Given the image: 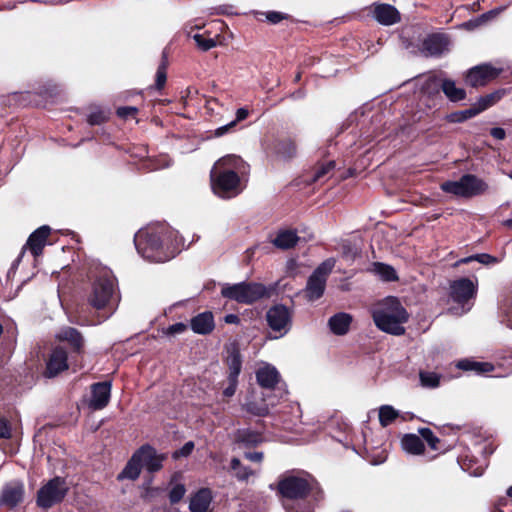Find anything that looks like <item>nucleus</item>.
<instances>
[{
  "label": "nucleus",
  "instance_id": "1",
  "mask_svg": "<svg viewBox=\"0 0 512 512\" xmlns=\"http://www.w3.org/2000/svg\"><path fill=\"white\" fill-rule=\"evenodd\" d=\"M134 244L144 259L164 263L181 251L184 240L169 225L157 223L140 229L134 236Z\"/></svg>",
  "mask_w": 512,
  "mask_h": 512
},
{
  "label": "nucleus",
  "instance_id": "2",
  "mask_svg": "<svg viewBox=\"0 0 512 512\" xmlns=\"http://www.w3.org/2000/svg\"><path fill=\"white\" fill-rule=\"evenodd\" d=\"M120 296L117 293L116 279L108 268H98L93 274L91 290L87 296L88 304L98 312V320L92 325L109 319L116 311Z\"/></svg>",
  "mask_w": 512,
  "mask_h": 512
},
{
  "label": "nucleus",
  "instance_id": "3",
  "mask_svg": "<svg viewBox=\"0 0 512 512\" xmlns=\"http://www.w3.org/2000/svg\"><path fill=\"white\" fill-rule=\"evenodd\" d=\"M249 166L237 155L231 154L220 158L213 166L211 187L217 196L230 199L241 193L240 176L248 172Z\"/></svg>",
  "mask_w": 512,
  "mask_h": 512
},
{
  "label": "nucleus",
  "instance_id": "4",
  "mask_svg": "<svg viewBox=\"0 0 512 512\" xmlns=\"http://www.w3.org/2000/svg\"><path fill=\"white\" fill-rule=\"evenodd\" d=\"M375 325L381 331L400 336L405 333L404 324L409 319L407 310L396 297H387L372 311Z\"/></svg>",
  "mask_w": 512,
  "mask_h": 512
},
{
  "label": "nucleus",
  "instance_id": "5",
  "mask_svg": "<svg viewBox=\"0 0 512 512\" xmlns=\"http://www.w3.org/2000/svg\"><path fill=\"white\" fill-rule=\"evenodd\" d=\"M221 294L223 297L238 303L251 304L263 298L267 291L266 287L260 283L240 282L224 286Z\"/></svg>",
  "mask_w": 512,
  "mask_h": 512
},
{
  "label": "nucleus",
  "instance_id": "6",
  "mask_svg": "<svg viewBox=\"0 0 512 512\" xmlns=\"http://www.w3.org/2000/svg\"><path fill=\"white\" fill-rule=\"evenodd\" d=\"M441 189L445 193L470 198L483 194L488 189V185L475 175L465 174L457 181L442 183Z\"/></svg>",
  "mask_w": 512,
  "mask_h": 512
},
{
  "label": "nucleus",
  "instance_id": "7",
  "mask_svg": "<svg viewBox=\"0 0 512 512\" xmlns=\"http://www.w3.org/2000/svg\"><path fill=\"white\" fill-rule=\"evenodd\" d=\"M336 260L328 258L323 261L309 276L304 289L308 301H316L325 292L327 278L335 267Z\"/></svg>",
  "mask_w": 512,
  "mask_h": 512
},
{
  "label": "nucleus",
  "instance_id": "8",
  "mask_svg": "<svg viewBox=\"0 0 512 512\" xmlns=\"http://www.w3.org/2000/svg\"><path fill=\"white\" fill-rule=\"evenodd\" d=\"M66 480L56 476L50 479L37 492V505L42 509H49L63 501L68 493Z\"/></svg>",
  "mask_w": 512,
  "mask_h": 512
},
{
  "label": "nucleus",
  "instance_id": "9",
  "mask_svg": "<svg viewBox=\"0 0 512 512\" xmlns=\"http://www.w3.org/2000/svg\"><path fill=\"white\" fill-rule=\"evenodd\" d=\"M311 482L305 476L288 475L278 483L279 493L286 499L296 500L306 497L311 490Z\"/></svg>",
  "mask_w": 512,
  "mask_h": 512
},
{
  "label": "nucleus",
  "instance_id": "10",
  "mask_svg": "<svg viewBox=\"0 0 512 512\" xmlns=\"http://www.w3.org/2000/svg\"><path fill=\"white\" fill-rule=\"evenodd\" d=\"M268 326L279 336L288 333L291 328V313L289 309L281 304L272 306L266 314Z\"/></svg>",
  "mask_w": 512,
  "mask_h": 512
},
{
  "label": "nucleus",
  "instance_id": "11",
  "mask_svg": "<svg viewBox=\"0 0 512 512\" xmlns=\"http://www.w3.org/2000/svg\"><path fill=\"white\" fill-rule=\"evenodd\" d=\"M25 487L21 480L7 482L0 492V506L13 509L18 506L24 498Z\"/></svg>",
  "mask_w": 512,
  "mask_h": 512
},
{
  "label": "nucleus",
  "instance_id": "12",
  "mask_svg": "<svg viewBox=\"0 0 512 512\" xmlns=\"http://www.w3.org/2000/svg\"><path fill=\"white\" fill-rule=\"evenodd\" d=\"M501 69L490 64H482L471 68L466 75V83L472 87L484 86L495 79Z\"/></svg>",
  "mask_w": 512,
  "mask_h": 512
},
{
  "label": "nucleus",
  "instance_id": "13",
  "mask_svg": "<svg viewBox=\"0 0 512 512\" xmlns=\"http://www.w3.org/2000/svg\"><path fill=\"white\" fill-rule=\"evenodd\" d=\"M477 292V282L469 278H460L450 284V296L453 301L464 304L474 298Z\"/></svg>",
  "mask_w": 512,
  "mask_h": 512
},
{
  "label": "nucleus",
  "instance_id": "14",
  "mask_svg": "<svg viewBox=\"0 0 512 512\" xmlns=\"http://www.w3.org/2000/svg\"><path fill=\"white\" fill-rule=\"evenodd\" d=\"M68 369L67 351L62 347L54 348L46 362V370L44 375L48 378L57 376L62 371Z\"/></svg>",
  "mask_w": 512,
  "mask_h": 512
},
{
  "label": "nucleus",
  "instance_id": "15",
  "mask_svg": "<svg viewBox=\"0 0 512 512\" xmlns=\"http://www.w3.org/2000/svg\"><path fill=\"white\" fill-rule=\"evenodd\" d=\"M234 444L238 449H250L257 447L265 441L261 432L250 428H241L234 433Z\"/></svg>",
  "mask_w": 512,
  "mask_h": 512
},
{
  "label": "nucleus",
  "instance_id": "16",
  "mask_svg": "<svg viewBox=\"0 0 512 512\" xmlns=\"http://www.w3.org/2000/svg\"><path fill=\"white\" fill-rule=\"evenodd\" d=\"M111 396V383L98 382L91 387V398L89 400V407L92 410H101L105 408Z\"/></svg>",
  "mask_w": 512,
  "mask_h": 512
},
{
  "label": "nucleus",
  "instance_id": "17",
  "mask_svg": "<svg viewBox=\"0 0 512 512\" xmlns=\"http://www.w3.org/2000/svg\"><path fill=\"white\" fill-rule=\"evenodd\" d=\"M56 338L59 341L67 342L72 350L76 354H82L85 348V339L81 332L73 327H63L56 334Z\"/></svg>",
  "mask_w": 512,
  "mask_h": 512
},
{
  "label": "nucleus",
  "instance_id": "18",
  "mask_svg": "<svg viewBox=\"0 0 512 512\" xmlns=\"http://www.w3.org/2000/svg\"><path fill=\"white\" fill-rule=\"evenodd\" d=\"M267 152L274 154L281 159H290L296 155V145L289 139H275L272 143L266 144Z\"/></svg>",
  "mask_w": 512,
  "mask_h": 512
},
{
  "label": "nucleus",
  "instance_id": "19",
  "mask_svg": "<svg viewBox=\"0 0 512 512\" xmlns=\"http://www.w3.org/2000/svg\"><path fill=\"white\" fill-rule=\"evenodd\" d=\"M50 231L51 229L49 226L43 225L29 236L26 246L29 248L33 256L37 257L42 254Z\"/></svg>",
  "mask_w": 512,
  "mask_h": 512
},
{
  "label": "nucleus",
  "instance_id": "20",
  "mask_svg": "<svg viewBox=\"0 0 512 512\" xmlns=\"http://www.w3.org/2000/svg\"><path fill=\"white\" fill-rule=\"evenodd\" d=\"M257 383L265 389H273L280 382L281 376L273 365L265 364L256 371Z\"/></svg>",
  "mask_w": 512,
  "mask_h": 512
},
{
  "label": "nucleus",
  "instance_id": "21",
  "mask_svg": "<svg viewBox=\"0 0 512 512\" xmlns=\"http://www.w3.org/2000/svg\"><path fill=\"white\" fill-rule=\"evenodd\" d=\"M190 326L192 331L196 334H210L215 328L214 316L212 312L205 311L194 316L190 320Z\"/></svg>",
  "mask_w": 512,
  "mask_h": 512
},
{
  "label": "nucleus",
  "instance_id": "22",
  "mask_svg": "<svg viewBox=\"0 0 512 512\" xmlns=\"http://www.w3.org/2000/svg\"><path fill=\"white\" fill-rule=\"evenodd\" d=\"M373 17L382 25H393L400 21L398 10L389 4H377L373 10Z\"/></svg>",
  "mask_w": 512,
  "mask_h": 512
},
{
  "label": "nucleus",
  "instance_id": "23",
  "mask_svg": "<svg viewBox=\"0 0 512 512\" xmlns=\"http://www.w3.org/2000/svg\"><path fill=\"white\" fill-rule=\"evenodd\" d=\"M447 37L441 34L428 36L423 42V51L428 56H439L447 48Z\"/></svg>",
  "mask_w": 512,
  "mask_h": 512
},
{
  "label": "nucleus",
  "instance_id": "24",
  "mask_svg": "<svg viewBox=\"0 0 512 512\" xmlns=\"http://www.w3.org/2000/svg\"><path fill=\"white\" fill-rule=\"evenodd\" d=\"M144 450H137L131 457V459L127 462L124 469L117 476L118 480L129 479L136 480L141 472L142 462H141V454Z\"/></svg>",
  "mask_w": 512,
  "mask_h": 512
},
{
  "label": "nucleus",
  "instance_id": "25",
  "mask_svg": "<svg viewBox=\"0 0 512 512\" xmlns=\"http://www.w3.org/2000/svg\"><path fill=\"white\" fill-rule=\"evenodd\" d=\"M138 450H144L141 454V462L142 466H144L149 472H156L161 469L163 456L157 455L153 447L143 445Z\"/></svg>",
  "mask_w": 512,
  "mask_h": 512
},
{
  "label": "nucleus",
  "instance_id": "26",
  "mask_svg": "<svg viewBox=\"0 0 512 512\" xmlns=\"http://www.w3.org/2000/svg\"><path fill=\"white\" fill-rule=\"evenodd\" d=\"M352 323V316L345 312H339L330 317L328 326L335 335H345Z\"/></svg>",
  "mask_w": 512,
  "mask_h": 512
},
{
  "label": "nucleus",
  "instance_id": "27",
  "mask_svg": "<svg viewBox=\"0 0 512 512\" xmlns=\"http://www.w3.org/2000/svg\"><path fill=\"white\" fill-rule=\"evenodd\" d=\"M211 501V491L207 488L200 489L194 496H192L189 509L191 512H207Z\"/></svg>",
  "mask_w": 512,
  "mask_h": 512
},
{
  "label": "nucleus",
  "instance_id": "28",
  "mask_svg": "<svg viewBox=\"0 0 512 512\" xmlns=\"http://www.w3.org/2000/svg\"><path fill=\"white\" fill-rule=\"evenodd\" d=\"M456 367L463 371L474 372L476 375L486 374L492 372L494 369L491 363L473 361L468 359L460 360L457 363Z\"/></svg>",
  "mask_w": 512,
  "mask_h": 512
},
{
  "label": "nucleus",
  "instance_id": "29",
  "mask_svg": "<svg viewBox=\"0 0 512 512\" xmlns=\"http://www.w3.org/2000/svg\"><path fill=\"white\" fill-rule=\"evenodd\" d=\"M402 448L405 452L413 455H419L424 452L425 446L422 439L415 434H406L401 440Z\"/></svg>",
  "mask_w": 512,
  "mask_h": 512
},
{
  "label": "nucleus",
  "instance_id": "30",
  "mask_svg": "<svg viewBox=\"0 0 512 512\" xmlns=\"http://www.w3.org/2000/svg\"><path fill=\"white\" fill-rule=\"evenodd\" d=\"M299 240L296 232L292 230H283L280 231L272 243L280 248V249H290L292 248Z\"/></svg>",
  "mask_w": 512,
  "mask_h": 512
},
{
  "label": "nucleus",
  "instance_id": "31",
  "mask_svg": "<svg viewBox=\"0 0 512 512\" xmlns=\"http://www.w3.org/2000/svg\"><path fill=\"white\" fill-rule=\"evenodd\" d=\"M442 91L445 96L452 102H458L466 97V92L463 88L456 87V84L451 79H444L442 83Z\"/></svg>",
  "mask_w": 512,
  "mask_h": 512
},
{
  "label": "nucleus",
  "instance_id": "32",
  "mask_svg": "<svg viewBox=\"0 0 512 512\" xmlns=\"http://www.w3.org/2000/svg\"><path fill=\"white\" fill-rule=\"evenodd\" d=\"M227 365L229 368V378H238L241 368H242V359L238 348L233 347L228 354L227 357Z\"/></svg>",
  "mask_w": 512,
  "mask_h": 512
},
{
  "label": "nucleus",
  "instance_id": "33",
  "mask_svg": "<svg viewBox=\"0 0 512 512\" xmlns=\"http://www.w3.org/2000/svg\"><path fill=\"white\" fill-rule=\"evenodd\" d=\"M230 468L233 471L234 477L240 482L247 481L251 476L255 474V472L250 467L243 465L241 461L236 457L231 459Z\"/></svg>",
  "mask_w": 512,
  "mask_h": 512
},
{
  "label": "nucleus",
  "instance_id": "34",
  "mask_svg": "<svg viewBox=\"0 0 512 512\" xmlns=\"http://www.w3.org/2000/svg\"><path fill=\"white\" fill-rule=\"evenodd\" d=\"M373 272L384 281H395L398 279L396 270L384 263H373Z\"/></svg>",
  "mask_w": 512,
  "mask_h": 512
},
{
  "label": "nucleus",
  "instance_id": "35",
  "mask_svg": "<svg viewBox=\"0 0 512 512\" xmlns=\"http://www.w3.org/2000/svg\"><path fill=\"white\" fill-rule=\"evenodd\" d=\"M399 413L390 405H383L379 409V421L383 427L390 425L397 417Z\"/></svg>",
  "mask_w": 512,
  "mask_h": 512
},
{
  "label": "nucleus",
  "instance_id": "36",
  "mask_svg": "<svg viewBox=\"0 0 512 512\" xmlns=\"http://www.w3.org/2000/svg\"><path fill=\"white\" fill-rule=\"evenodd\" d=\"M244 409L248 413H250L254 416H259V417L266 416L269 413L268 404H266L264 401H262L260 403H258L256 401H247L244 404Z\"/></svg>",
  "mask_w": 512,
  "mask_h": 512
},
{
  "label": "nucleus",
  "instance_id": "37",
  "mask_svg": "<svg viewBox=\"0 0 512 512\" xmlns=\"http://www.w3.org/2000/svg\"><path fill=\"white\" fill-rule=\"evenodd\" d=\"M249 111L246 108H239L236 111V119L231 121L230 123L221 126L215 130L216 136H223L227 133L231 128H233L237 122L245 120L248 117Z\"/></svg>",
  "mask_w": 512,
  "mask_h": 512
},
{
  "label": "nucleus",
  "instance_id": "38",
  "mask_svg": "<svg viewBox=\"0 0 512 512\" xmlns=\"http://www.w3.org/2000/svg\"><path fill=\"white\" fill-rule=\"evenodd\" d=\"M500 98L501 95L499 94V92H493L480 97L479 100L475 103V106L481 113L484 110L488 109L489 107L493 106L495 103H497L500 100Z\"/></svg>",
  "mask_w": 512,
  "mask_h": 512
},
{
  "label": "nucleus",
  "instance_id": "39",
  "mask_svg": "<svg viewBox=\"0 0 512 512\" xmlns=\"http://www.w3.org/2000/svg\"><path fill=\"white\" fill-rule=\"evenodd\" d=\"M335 168V162L333 160H330L324 164H321L319 167H317L313 173L312 181H322L325 178L328 177V175L331 174V172Z\"/></svg>",
  "mask_w": 512,
  "mask_h": 512
},
{
  "label": "nucleus",
  "instance_id": "40",
  "mask_svg": "<svg viewBox=\"0 0 512 512\" xmlns=\"http://www.w3.org/2000/svg\"><path fill=\"white\" fill-rule=\"evenodd\" d=\"M443 81L444 79L439 76H429L423 83L422 90L428 94L438 93L442 89Z\"/></svg>",
  "mask_w": 512,
  "mask_h": 512
},
{
  "label": "nucleus",
  "instance_id": "41",
  "mask_svg": "<svg viewBox=\"0 0 512 512\" xmlns=\"http://www.w3.org/2000/svg\"><path fill=\"white\" fill-rule=\"evenodd\" d=\"M191 37L196 42L198 48L202 51H208L217 45V42L214 38L205 37L204 34L196 33L193 34Z\"/></svg>",
  "mask_w": 512,
  "mask_h": 512
},
{
  "label": "nucleus",
  "instance_id": "42",
  "mask_svg": "<svg viewBox=\"0 0 512 512\" xmlns=\"http://www.w3.org/2000/svg\"><path fill=\"white\" fill-rule=\"evenodd\" d=\"M478 114H480V112L478 111L477 107L474 104L468 109L453 113L450 116V121L451 122H463L470 118L475 117Z\"/></svg>",
  "mask_w": 512,
  "mask_h": 512
},
{
  "label": "nucleus",
  "instance_id": "43",
  "mask_svg": "<svg viewBox=\"0 0 512 512\" xmlns=\"http://www.w3.org/2000/svg\"><path fill=\"white\" fill-rule=\"evenodd\" d=\"M420 382L423 387L435 388L440 383V377L434 372H420Z\"/></svg>",
  "mask_w": 512,
  "mask_h": 512
},
{
  "label": "nucleus",
  "instance_id": "44",
  "mask_svg": "<svg viewBox=\"0 0 512 512\" xmlns=\"http://www.w3.org/2000/svg\"><path fill=\"white\" fill-rule=\"evenodd\" d=\"M167 61L166 56L163 55V60L158 66L157 72H156V79H155V87L156 89L160 90L164 87L166 80H167Z\"/></svg>",
  "mask_w": 512,
  "mask_h": 512
},
{
  "label": "nucleus",
  "instance_id": "45",
  "mask_svg": "<svg viewBox=\"0 0 512 512\" xmlns=\"http://www.w3.org/2000/svg\"><path fill=\"white\" fill-rule=\"evenodd\" d=\"M472 462H473L472 459H469L468 457H466L461 464L462 469L467 471L472 476H475V477L481 476L484 473V470H485L487 464L482 463V464L478 465L477 467L473 468Z\"/></svg>",
  "mask_w": 512,
  "mask_h": 512
},
{
  "label": "nucleus",
  "instance_id": "46",
  "mask_svg": "<svg viewBox=\"0 0 512 512\" xmlns=\"http://www.w3.org/2000/svg\"><path fill=\"white\" fill-rule=\"evenodd\" d=\"M186 488L183 484L177 483L175 484L169 492V501L171 504L178 503L185 495Z\"/></svg>",
  "mask_w": 512,
  "mask_h": 512
},
{
  "label": "nucleus",
  "instance_id": "47",
  "mask_svg": "<svg viewBox=\"0 0 512 512\" xmlns=\"http://www.w3.org/2000/svg\"><path fill=\"white\" fill-rule=\"evenodd\" d=\"M422 438L428 443V445L432 449H437V444L439 442V439L434 435L431 429L429 428H422L419 430Z\"/></svg>",
  "mask_w": 512,
  "mask_h": 512
},
{
  "label": "nucleus",
  "instance_id": "48",
  "mask_svg": "<svg viewBox=\"0 0 512 512\" xmlns=\"http://www.w3.org/2000/svg\"><path fill=\"white\" fill-rule=\"evenodd\" d=\"M107 117L103 111H94L88 115L87 121L90 125H100L106 121Z\"/></svg>",
  "mask_w": 512,
  "mask_h": 512
},
{
  "label": "nucleus",
  "instance_id": "49",
  "mask_svg": "<svg viewBox=\"0 0 512 512\" xmlns=\"http://www.w3.org/2000/svg\"><path fill=\"white\" fill-rule=\"evenodd\" d=\"M193 449H194V443L192 441H188L181 447V449H179L173 453V457L174 458L187 457L192 453Z\"/></svg>",
  "mask_w": 512,
  "mask_h": 512
},
{
  "label": "nucleus",
  "instance_id": "50",
  "mask_svg": "<svg viewBox=\"0 0 512 512\" xmlns=\"http://www.w3.org/2000/svg\"><path fill=\"white\" fill-rule=\"evenodd\" d=\"M138 112V109L134 106H125V107H119L117 109V115L121 118H128L130 116L136 115Z\"/></svg>",
  "mask_w": 512,
  "mask_h": 512
},
{
  "label": "nucleus",
  "instance_id": "51",
  "mask_svg": "<svg viewBox=\"0 0 512 512\" xmlns=\"http://www.w3.org/2000/svg\"><path fill=\"white\" fill-rule=\"evenodd\" d=\"M243 456L248 461L254 462V463H261L264 459L263 452H250V451H244Z\"/></svg>",
  "mask_w": 512,
  "mask_h": 512
},
{
  "label": "nucleus",
  "instance_id": "52",
  "mask_svg": "<svg viewBox=\"0 0 512 512\" xmlns=\"http://www.w3.org/2000/svg\"><path fill=\"white\" fill-rule=\"evenodd\" d=\"M11 436V427L5 418H0V438L8 439Z\"/></svg>",
  "mask_w": 512,
  "mask_h": 512
},
{
  "label": "nucleus",
  "instance_id": "53",
  "mask_svg": "<svg viewBox=\"0 0 512 512\" xmlns=\"http://www.w3.org/2000/svg\"><path fill=\"white\" fill-rule=\"evenodd\" d=\"M228 381H229V384L228 386L224 389L223 391V394L224 396L226 397H231L235 394L236 392V388H237V384H238V378H229L228 377Z\"/></svg>",
  "mask_w": 512,
  "mask_h": 512
},
{
  "label": "nucleus",
  "instance_id": "54",
  "mask_svg": "<svg viewBox=\"0 0 512 512\" xmlns=\"http://www.w3.org/2000/svg\"><path fill=\"white\" fill-rule=\"evenodd\" d=\"M506 8H507V6H503V7H498L496 9L490 10V11L482 14L479 17V21H481V22L488 21L489 19L496 17L500 12L504 11Z\"/></svg>",
  "mask_w": 512,
  "mask_h": 512
},
{
  "label": "nucleus",
  "instance_id": "55",
  "mask_svg": "<svg viewBox=\"0 0 512 512\" xmlns=\"http://www.w3.org/2000/svg\"><path fill=\"white\" fill-rule=\"evenodd\" d=\"M478 262L481 264H484V265H491V264L498 263L499 260L490 254L481 253V254H479Z\"/></svg>",
  "mask_w": 512,
  "mask_h": 512
},
{
  "label": "nucleus",
  "instance_id": "56",
  "mask_svg": "<svg viewBox=\"0 0 512 512\" xmlns=\"http://www.w3.org/2000/svg\"><path fill=\"white\" fill-rule=\"evenodd\" d=\"M266 18L269 22H271L272 24H277L279 23L281 20L285 19L286 18V15L283 14V13H280V12H275V11H272V12H268L266 14Z\"/></svg>",
  "mask_w": 512,
  "mask_h": 512
},
{
  "label": "nucleus",
  "instance_id": "57",
  "mask_svg": "<svg viewBox=\"0 0 512 512\" xmlns=\"http://www.w3.org/2000/svg\"><path fill=\"white\" fill-rule=\"evenodd\" d=\"M187 329V326L184 323H175L168 327L167 333L170 335H176L183 333Z\"/></svg>",
  "mask_w": 512,
  "mask_h": 512
},
{
  "label": "nucleus",
  "instance_id": "58",
  "mask_svg": "<svg viewBox=\"0 0 512 512\" xmlns=\"http://www.w3.org/2000/svg\"><path fill=\"white\" fill-rule=\"evenodd\" d=\"M490 134L498 140H503L506 136V132L501 127H495L490 130Z\"/></svg>",
  "mask_w": 512,
  "mask_h": 512
},
{
  "label": "nucleus",
  "instance_id": "59",
  "mask_svg": "<svg viewBox=\"0 0 512 512\" xmlns=\"http://www.w3.org/2000/svg\"><path fill=\"white\" fill-rule=\"evenodd\" d=\"M478 259H479V254H475V255H471V256H468V257H465V258H462L460 260H458L456 262V265H460V264H468L472 261H477L478 262Z\"/></svg>",
  "mask_w": 512,
  "mask_h": 512
},
{
  "label": "nucleus",
  "instance_id": "60",
  "mask_svg": "<svg viewBox=\"0 0 512 512\" xmlns=\"http://www.w3.org/2000/svg\"><path fill=\"white\" fill-rule=\"evenodd\" d=\"M224 321L227 323V324H238L240 322V319L237 315L235 314H227L225 317H224Z\"/></svg>",
  "mask_w": 512,
  "mask_h": 512
},
{
  "label": "nucleus",
  "instance_id": "61",
  "mask_svg": "<svg viewBox=\"0 0 512 512\" xmlns=\"http://www.w3.org/2000/svg\"><path fill=\"white\" fill-rule=\"evenodd\" d=\"M285 508L288 512H312V509L310 506H305L303 509H298L294 506L285 505Z\"/></svg>",
  "mask_w": 512,
  "mask_h": 512
},
{
  "label": "nucleus",
  "instance_id": "62",
  "mask_svg": "<svg viewBox=\"0 0 512 512\" xmlns=\"http://www.w3.org/2000/svg\"><path fill=\"white\" fill-rule=\"evenodd\" d=\"M503 225L509 229H512V219H507L503 221Z\"/></svg>",
  "mask_w": 512,
  "mask_h": 512
},
{
  "label": "nucleus",
  "instance_id": "63",
  "mask_svg": "<svg viewBox=\"0 0 512 512\" xmlns=\"http://www.w3.org/2000/svg\"><path fill=\"white\" fill-rule=\"evenodd\" d=\"M483 452H484L485 454H487V455H490V454H492V453H493V449H492V448H490V447H487V446H486V447L484 448Z\"/></svg>",
  "mask_w": 512,
  "mask_h": 512
},
{
  "label": "nucleus",
  "instance_id": "64",
  "mask_svg": "<svg viewBox=\"0 0 512 512\" xmlns=\"http://www.w3.org/2000/svg\"><path fill=\"white\" fill-rule=\"evenodd\" d=\"M507 495L512 498V485L507 489Z\"/></svg>",
  "mask_w": 512,
  "mask_h": 512
}]
</instances>
